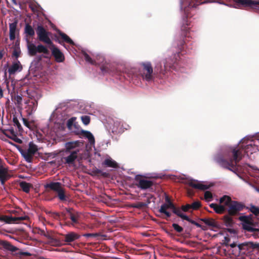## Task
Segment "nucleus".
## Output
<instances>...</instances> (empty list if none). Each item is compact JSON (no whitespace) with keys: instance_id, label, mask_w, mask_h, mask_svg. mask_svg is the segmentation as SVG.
<instances>
[{"instance_id":"nucleus-1","label":"nucleus","mask_w":259,"mask_h":259,"mask_svg":"<svg viewBox=\"0 0 259 259\" xmlns=\"http://www.w3.org/2000/svg\"><path fill=\"white\" fill-rule=\"evenodd\" d=\"M179 53L175 54L174 59L166 58L163 61V66L160 62L157 63L154 67V73H153V69L151 62H145L140 64L141 68L140 72L141 76L143 79L147 81H151L154 80V75L156 74L160 78H163L166 76L167 72L170 69H172L174 64L176 63L177 58L176 56H179Z\"/></svg>"},{"instance_id":"nucleus-2","label":"nucleus","mask_w":259,"mask_h":259,"mask_svg":"<svg viewBox=\"0 0 259 259\" xmlns=\"http://www.w3.org/2000/svg\"><path fill=\"white\" fill-rule=\"evenodd\" d=\"M212 2H213V0H181V7L184 8L186 18H184L183 24L181 27L182 35H184V36L182 37V39L181 38L177 44L178 47L180 50H182V49L184 48V46L186 43L184 37H189V34L190 32L188 31L189 28H188V26L190 24L188 23L187 19L191 17L189 13L190 10L192 8H196V7L199 5Z\"/></svg>"},{"instance_id":"nucleus-3","label":"nucleus","mask_w":259,"mask_h":259,"mask_svg":"<svg viewBox=\"0 0 259 259\" xmlns=\"http://www.w3.org/2000/svg\"><path fill=\"white\" fill-rule=\"evenodd\" d=\"M38 39L40 41L50 46L52 55L57 63H62L65 60L64 54L52 42L50 38V32L41 25H38L35 29Z\"/></svg>"},{"instance_id":"nucleus-4","label":"nucleus","mask_w":259,"mask_h":259,"mask_svg":"<svg viewBox=\"0 0 259 259\" xmlns=\"http://www.w3.org/2000/svg\"><path fill=\"white\" fill-rule=\"evenodd\" d=\"M231 153L233 157L229 160L225 159L222 156L216 157L215 160L223 168L234 171L233 169L236 167L237 163L242 159L244 155L242 154L240 149L232 148H231Z\"/></svg>"},{"instance_id":"nucleus-5","label":"nucleus","mask_w":259,"mask_h":259,"mask_svg":"<svg viewBox=\"0 0 259 259\" xmlns=\"http://www.w3.org/2000/svg\"><path fill=\"white\" fill-rule=\"evenodd\" d=\"M220 203H224L228 207L227 211L228 214L231 216H235L239 213V212L245 207L244 204L241 202L232 200L230 197L224 195L220 199Z\"/></svg>"},{"instance_id":"nucleus-6","label":"nucleus","mask_w":259,"mask_h":259,"mask_svg":"<svg viewBox=\"0 0 259 259\" xmlns=\"http://www.w3.org/2000/svg\"><path fill=\"white\" fill-rule=\"evenodd\" d=\"M27 47L28 54L31 56H34L37 53L43 54V55H40L37 57L38 61H41L42 58L50 59L49 56L50 51L46 46L42 44H39L36 46L29 40H27Z\"/></svg>"},{"instance_id":"nucleus-7","label":"nucleus","mask_w":259,"mask_h":259,"mask_svg":"<svg viewBox=\"0 0 259 259\" xmlns=\"http://www.w3.org/2000/svg\"><path fill=\"white\" fill-rule=\"evenodd\" d=\"M46 188H49L57 193V196L61 201H66V196L65 194L64 189L62 187V185L59 182H51L46 184Z\"/></svg>"},{"instance_id":"nucleus-8","label":"nucleus","mask_w":259,"mask_h":259,"mask_svg":"<svg viewBox=\"0 0 259 259\" xmlns=\"http://www.w3.org/2000/svg\"><path fill=\"white\" fill-rule=\"evenodd\" d=\"M236 8L250 7L256 9L259 7V0H232Z\"/></svg>"},{"instance_id":"nucleus-9","label":"nucleus","mask_w":259,"mask_h":259,"mask_svg":"<svg viewBox=\"0 0 259 259\" xmlns=\"http://www.w3.org/2000/svg\"><path fill=\"white\" fill-rule=\"evenodd\" d=\"M135 180L136 182V185L142 190L150 188L154 184L153 181L145 179L144 177L140 175H136Z\"/></svg>"},{"instance_id":"nucleus-10","label":"nucleus","mask_w":259,"mask_h":259,"mask_svg":"<svg viewBox=\"0 0 259 259\" xmlns=\"http://www.w3.org/2000/svg\"><path fill=\"white\" fill-rule=\"evenodd\" d=\"M10 178L8 168L5 166V163L0 157V182L2 185H4L6 182Z\"/></svg>"},{"instance_id":"nucleus-11","label":"nucleus","mask_w":259,"mask_h":259,"mask_svg":"<svg viewBox=\"0 0 259 259\" xmlns=\"http://www.w3.org/2000/svg\"><path fill=\"white\" fill-rule=\"evenodd\" d=\"M258 247V244L254 243L252 242H245L238 244L237 250L238 251V254L245 253L246 250L257 248Z\"/></svg>"},{"instance_id":"nucleus-12","label":"nucleus","mask_w":259,"mask_h":259,"mask_svg":"<svg viewBox=\"0 0 259 259\" xmlns=\"http://www.w3.org/2000/svg\"><path fill=\"white\" fill-rule=\"evenodd\" d=\"M28 219L27 216L15 217L8 215H1L0 216V221L5 222L7 224L12 223H18L20 222L26 220Z\"/></svg>"},{"instance_id":"nucleus-13","label":"nucleus","mask_w":259,"mask_h":259,"mask_svg":"<svg viewBox=\"0 0 259 259\" xmlns=\"http://www.w3.org/2000/svg\"><path fill=\"white\" fill-rule=\"evenodd\" d=\"M66 210L69 218L72 221V225L74 226L75 224H78L80 218V213L78 212L75 211L72 208H66Z\"/></svg>"},{"instance_id":"nucleus-14","label":"nucleus","mask_w":259,"mask_h":259,"mask_svg":"<svg viewBox=\"0 0 259 259\" xmlns=\"http://www.w3.org/2000/svg\"><path fill=\"white\" fill-rule=\"evenodd\" d=\"M62 236L65 244L67 245H71V242L78 239L80 237L78 234L74 232H69L67 234H63Z\"/></svg>"},{"instance_id":"nucleus-15","label":"nucleus","mask_w":259,"mask_h":259,"mask_svg":"<svg viewBox=\"0 0 259 259\" xmlns=\"http://www.w3.org/2000/svg\"><path fill=\"white\" fill-rule=\"evenodd\" d=\"M79 151V150L76 149L73 150L71 152L67 153L66 154H69V155L63 157V159L65 160V163L69 165L73 164L77 159L78 153Z\"/></svg>"},{"instance_id":"nucleus-16","label":"nucleus","mask_w":259,"mask_h":259,"mask_svg":"<svg viewBox=\"0 0 259 259\" xmlns=\"http://www.w3.org/2000/svg\"><path fill=\"white\" fill-rule=\"evenodd\" d=\"M235 148L240 149L242 153V151L244 150L245 154L247 155H248L249 152H250V154H252L254 152L255 150L256 149V146L254 145H253L251 143L247 144L245 146L243 144L240 146L238 145Z\"/></svg>"},{"instance_id":"nucleus-17","label":"nucleus","mask_w":259,"mask_h":259,"mask_svg":"<svg viewBox=\"0 0 259 259\" xmlns=\"http://www.w3.org/2000/svg\"><path fill=\"white\" fill-rule=\"evenodd\" d=\"M187 184L189 186H190L195 189H197L201 190H207L210 187V186L209 185H204V184H201V183H199L198 181H195L194 180H192V179L189 180L187 181Z\"/></svg>"},{"instance_id":"nucleus-18","label":"nucleus","mask_w":259,"mask_h":259,"mask_svg":"<svg viewBox=\"0 0 259 259\" xmlns=\"http://www.w3.org/2000/svg\"><path fill=\"white\" fill-rule=\"evenodd\" d=\"M209 206L212 208L216 213L219 214H223L227 210L226 205L224 203H211Z\"/></svg>"},{"instance_id":"nucleus-19","label":"nucleus","mask_w":259,"mask_h":259,"mask_svg":"<svg viewBox=\"0 0 259 259\" xmlns=\"http://www.w3.org/2000/svg\"><path fill=\"white\" fill-rule=\"evenodd\" d=\"M80 142L78 141L67 142L65 144V153L71 152L74 150H79L78 148Z\"/></svg>"},{"instance_id":"nucleus-20","label":"nucleus","mask_w":259,"mask_h":259,"mask_svg":"<svg viewBox=\"0 0 259 259\" xmlns=\"http://www.w3.org/2000/svg\"><path fill=\"white\" fill-rule=\"evenodd\" d=\"M17 24L18 21L15 20L13 23L9 24L10 39L11 40H14L16 38V32L17 30Z\"/></svg>"},{"instance_id":"nucleus-21","label":"nucleus","mask_w":259,"mask_h":259,"mask_svg":"<svg viewBox=\"0 0 259 259\" xmlns=\"http://www.w3.org/2000/svg\"><path fill=\"white\" fill-rule=\"evenodd\" d=\"M0 244L6 250L12 252L18 251L20 249L16 246H13L10 242L7 241H2Z\"/></svg>"},{"instance_id":"nucleus-22","label":"nucleus","mask_w":259,"mask_h":259,"mask_svg":"<svg viewBox=\"0 0 259 259\" xmlns=\"http://www.w3.org/2000/svg\"><path fill=\"white\" fill-rule=\"evenodd\" d=\"M37 107V101L33 100L30 102L26 107V112L28 115H31L36 110Z\"/></svg>"},{"instance_id":"nucleus-23","label":"nucleus","mask_w":259,"mask_h":259,"mask_svg":"<svg viewBox=\"0 0 259 259\" xmlns=\"http://www.w3.org/2000/svg\"><path fill=\"white\" fill-rule=\"evenodd\" d=\"M22 69L19 61L13 63V64L8 69V72L10 75L14 74L17 71H20Z\"/></svg>"},{"instance_id":"nucleus-24","label":"nucleus","mask_w":259,"mask_h":259,"mask_svg":"<svg viewBox=\"0 0 259 259\" xmlns=\"http://www.w3.org/2000/svg\"><path fill=\"white\" fill-rule=\"evenodd\" d=\"M102 165H105L106 167L112 168H117L118 167L117 162L110 157L105 159V160L102 163Z\"/></svg>"},{"instance_id":"nucleus-25","label":"nucleus","mask_w":259,"mask_h":259,"mask_svg":"<svg viewBox=\"0 0 259 259\" xmlns=\"http://www.w3.org/2000/svg\"><path fill=\"white\" fill-rule=\"evenodd\" d=\"M200 221L203 222L207 226L214 228L218 227L217 223L212 218H202L200 219Z\"/></svg>"},{"instance_id":"nucleus-26","label":"nucleus","mask_w":259,"mask_h":259,"mask_svg":"<svg viewBox=\"0 0 259 259\" xmlns=\"http://www.w3.org/2000/svg\"><path fill=\"white\" fill-rule=\"evenodd\" d=\"M81 135L83 137L87 138L90 144L93 145L95 143V140L93 134L89 131H82Z\"/></svg>"},{"instance_id":"nucleus-27","label":"nucleus","mask_w":259,"mask_h":259,"mask_svg":"<svg viewBox=\"0 0 259 259\" xmlns=\"http://www.w3.org/2000/svg\"><path fill=\"white\" fill-rule=\"evenodd\" d=\"M58 33L63 39V41L71 45H74L73 41L65 33L62 32L60 30L58 31Z\"/></svg>"},{"instance_id":"nucleus-28","label":"nucleus","mask_w":259,"mask_h":259,"mask_svg":"<svg viewBox=\"0 0 259 259\" xmlns=\"http://www.w3.org/2000/svg\"><path fill=\"white\" fill-rule=\"evenodd\" d=\"M19 186L22 191L27 193H29L30 189L33 187L32 184L25 181L20 182Z\"/></svg>"},{"instance_id":"nucleus-29","label":"nucleus","mask_w":259,"mask_h":259,"mask_svg":"<svg viewBox=\"0 0 259 259\" xmlns=\"http://www.w3.org/2000/svg\"><path fill=\"white\" fill-rule=\"evenodd\" d=\"M24 32L27 36L30 37H33L35 34V31L33 28L29 24H26L24 28Z\"/></svg>"},{"instance_id":"nucleus-30","label":"nucleus","mask_w":259,"mask_h":259,"mask_svg":"<svg viewBox=\"0 0 259 259\" xmlns=\"http://www.w3.org/2000/svg\"><path fill=\"white\" fill-rule=\"evenodd\" d=\"M172 212H173V213H174L180 217L181 219H182L183 220H188V219H189V217L187 215H186V214L182 213L181 208H180L179 207H176L172 210Z\"/></svg>"},{"instance_id":"nucleus-31","label":"nucleus","mask_w":259,"mask_h":259,"mask_svg":"<svg viewBox=\"0 0 259 259\" xmlns=\"http://www.w3.org/2000/svg\"><path fill=\"white\" fill-rule=\"evenodd\" d=\"M37 150L38 149L37 146L35 145L33 142H30L29 143V147L27 151L28 153L31 155H34L37 151Z\"/></svg>"},{"instance_id":"nucleus-32","label":"nucleus","mask_w":259,"mask_h":259,"mask_svg":"<svg viewBox=\"0 0 259 259\" xmlns=\"http://www.w3.org/2000/svg\"><path fill=\"white\" fill-rule=\"evenodd\" d=\"M231 216V215H229V214L224 216V222L227 227H231L233 225V221Z\"/></svg>"},{"instance_id":"nucleus-33","label":"nucleus","mask_w":259,"mask_h":259,"mask_svg":"<svg viewBox=\"0 0 259 259\" xmlns=\"http://www.w3.org/2000/svg\"><path fill=\"white\" fill-rule=\"evenodd\" d=\"M246 209L249 210L255 215L259 216V207L250 204L249 207H246Z\"/></svg>"},{"instance_id":"nucleus-34","label":"nucleus","mask_w":259,"mask_h":259,"mask_svg":"<svg viewBox=\"0 0 259 259\" xmlns=\"http://www.w3.org/2000/svg\"><path fill=\"white\" fill-rule=\"evenodd\" d=\"M22 154L23 156L27 162H32L33 160V157L34 155L30 154L27 151L24 152Z\"/></svg>"},{"instance_id":"nucleus-35","label":"nucleus","mask_w":259,"mask_h":259,"mask_svg":"<svg viewBox=\"0 0 259 259\" xmlns=\"http://www.w3.org/2000/svg\"><path fill=\"white\" fill-rule=\"evenodd\" d=\"M147 206V204L145 202H138L137 203H133L131 205V207L133 208H136L138 209H141L144 207H146Z\"/></svg>"},{"instance_id":"nucleus-36","label":"nucleus","mask_w":259,"mask_h":259,"mask_svg":"<svg viewBox=\"0 0 259 259\" xmlns=\"http://www.w3.org/2000/svg\"><path fill=\"white\" fill-rule=\"evenodd\" d=\"M4 132L7 133L8 135L12 137H16L17 134L14 131V129L11 127V128L7 129V130H4L3 131V133L4 134Z\"/></svg>"},{"instance_id":"nucleus-37","label":"nucleus","mask_w":259,"mask_h":259,"mask_svg":"<svg viewBox=\"0 0 259 259\" xmlns=\"http://www.w3.org/2000/svg\"><path fill=\"white\" fill-rule=\"evenodd\" d=\"M13 121L14 122V125L17 126V128H18V129L19 132L23 131V129H22V126L21 125V124L19 122V120H18V118L16 116H13Z\"/></svg>"},{"instance_id":"nucleus-38","label":"nucleus","mask_w":259,"mask_h":259,"mask_svg":"<svg viewBox=\"0 0 259 259\" xmlns=\"http://www.w3.org/2000/svg\"><path fill=\"white\" fill-rule=\"evenodd\" d=\"M239 220L243 223V224H248L252 223L251 219L247 216L240 217Z\"/></svg>"},{"instance_id":"nucleus-39","label":"nucleus","mask_w":259,"mask_h":259,"mask_svg":"<svg viewBox=\"0 0 259 259\" xmlns=\"http://www.w3.org/2000/svg\"><path fill=\"white\" fill-rule=\"evenodd\" d=\"M80 118L82 123L85 125H88L90 122L91 118L88 115L81 116Z\"/></svg>"},{"instance_id":"nucleus-40","label":"nucleus","mask_w":259,"mask_h":259,"mask_svg":"<svg viewBox=\"0 0 259 259\" xmlns=\"http://www.w3.org/2000/svg\"><path fill=\"white\" fill-rule=\"evenodd\" d=\"M83 56H84V59L85 60L90 63V64H95V61H94L91 58V57L85 52H84L83 53Z\"/></svg>"},{"instance_id":"nucleus-41","label":"nucleus","mask_w":259,"mask_h":259,"mask_svg":"<svg viewBox=\"0 0 259 259\" xmlns=\"http://www.w3.org/2000/svg\"><path fill=\"white\" fill-rule=\"evenodd\" d=\"M22 120L25 126L30 130L32 129L33 123L32 122L29 121L27 119L23 117H22Z\"/></svg>"},{"instance_id":"nucleus-42","label":"nucleus","mask_w":259,"mask_h":259,"mask_svg":"<svg viewBox=\"0 0 259 259\" xmlns=\"http://www.w3.org/2000/svg\"><path fill=\"white\" fill-rule=\"evenodd\" d=\"M191 208L193 210H197L201 207V203L199 201H195L190 204Z\"/></svg>"},{"instance_id":"nucleus-43","label":"nucleus","mask_w":259,"mask_h":259,"mask_svg":"<svg viewBox=\"0 0 259 259\" xmlns=\"http://www.w3.org/2000/svg\"><path fill=\"white\" fill-rule=\"evenodd\" d=\"M172 227L178 233H182L183 231V228L177 224H172Z\"/></svg>"},{"instance_id":"nucleus-44","label":"nucleus","mask_w":259,"mask_h":259,"mask_svg":"<svg viewBox=\"0 0 259 259\" xmlns=\"http://www.w3.org/2000/svg\"><path fill=\"white\" fill-rule=\"evenodd\" d=\"M204 198L207 201H210L212 199V193L208 191H207L204 193Z\"/></svg>"},{"instance_id":"nucleus-45","label":"nucleus","mask_w":259,"mask_h":259,"mask_svg":"<svg viewBox=\"0 0 259 259\" xmlns=\"http://www.w3.org/2000/svg\"><path fill=\"white\" fill-rule=\"evenodd\" d=\"M231 248H233L234 249L232 250V251L233 252V253H238V251L237 250L238 245L236 243L233 242L232 243L229 244V245Z\"/></svg>"},{"instance_id":"nucleus-46","label":"nucleus","mask_w":259,"mask_h":259,"mask_svg":"<svg viewBox=\"0 0 259 259\" xmlns=\"http://www.w3.org/2000/svg\"><path fill=\"white\" fill-rule=\"evenodd\" d=\"M251 224H243V228L244 230H247L250 232H253L254 231V229L251 226Z\"/></svg>"},{"instance_id":"nucleus-47","label":"nucleus","mask_w":259,"mask_h":259,"mask_svg":"<svg viewBox=\"0 0 259 259\" xmlns=\"http://www.w3.org/2000/svg\"><path fill=\"white\" fill-rule=\"evenodd\" d=\"M16 255L21 256H30L32 255L31 253L28 252H24L22 251H19L18 252H16Z\"/></svg>"},{"instance_id":"nucleus-48","label":"nucleus","mask_w":259,"mask_h":259,"mask_svg":"<svg viewBox=\"0 0 259 259\" xmlns=\"http://www.w3.org/2000/svg\"><path fill=\"white\" fill-rule=\"evenodd\" d=\"M76 120V117H73L69 119L67 122V125L68 128H70L72 126L74 122Z\"/></svg>"},{"instance_id":"nucleus-49","label":"nucleus","mask_w":259,"mask_h":259,"mask_svg":"<svg viewBox=\"0 0 259 259\" xmlns=\"http://www.w3.org/2000/svg\"><path fill=\"white\" fill-rule=\"evenodd\" d=\"M85 237H98L100 236L99 233H86L83 235Z\"/></svg>"},{"instance_id":"nucleus-50","label":"nucleus","mask_w":259,"mask_h":259,"mask_svg":"<svg viewBox=\"0 0 259 259\" xmlns=\"http://www.w3.org/2000/svg\"><path fill=\"white\" fill-rule=\"evenodd\" d=\"M47 213L51 214V216L56 220H59L60 219V214L58 212L49 211Z\"/></svg>"},{"instance_id":"nucleus-51","label":"nucleus","mask_w":259,"mask_h":259,"mask_svg":"<svg viewBox=\"0 0 259 259\" xmlns=\"http://www.w3.org/2000/svg\"><path fill=\"white\" fill-rule=\"evenodd\" d=\"M168 206L167 203L163 204L159 209V212H163L167 210V209H168Z\"/></svg>"},{"instance_id":"nucleus-52","label":"nucleus","mask_w":259,"mask_h":259,"mask_svg":"<svg viewBox=\"0 0 259 259\" xmlns=\"http://www.w3.org/2000/svg\"><path fill=\"white\" fill-rule=\"evenodd\" d=\"M190 209H191L190 204H187L186 205H182L181 206L182 210L184 212H187Z\"/></svg>"},{"instance_id":"nucleus-53","label":"nucleus","mask_w":259,"mask_h":259,"mask_svg":"<svg viewBox=\"0 0 259 259\" xmlns=\"http://www.w3.org/2000/svg\"><path fill=\"white\" fill-rule=\"evenodd\" d=\"M4 134L6 136H7V137H8V138H10V139H12V140H14L15 142H17V143H20H20H22V141H21V140H20V139H19L17 138V137H11V136H9V135H8V134H7V133H5V132H4Z\"/></svg>"},{"instance_id":"nucleus-54","label":"nucleus","mask_w":259,"mask_h":259,"mask_svg":"<svg viewBox=\"0 0 259 259\" xmlns=\"http://www.w3.org/2000/svg\"><path fill=\"white\" fill-rule=\"evenodd\" d=\"M187 221H188L189 222H190V223H191L192 224H193V225H195L196 227H197L198 228H201L202 227V226L200 224H199V223H197L195 221L192 220V219H190L189 218L188 220H187Z\"/></svg>"},{"instance_id":"nucleus-55","label":"nucleus","mask_w":259,"mask_h":259,"mask_svg":"<svg viewBox=\"0 0 259 259\" xmlns=\"http://www.w3.org/2000/svg\"><path fill=\"white\" fill-rule=\"evenodd\" d=\"M96 173L97 174H100L104 177H107V176L108 175L106 172H104L100 169H97L96 171Z\"/></svg>"},{"instance_id":"nucleus-56","label":"nucleus","mask_w":259,"mask_h":259,"mask_svg":"<svg viewBox=\"0 0 259 259\" xmlns=\"http://www.w3.org/2000/svg\"><path fill=\"white\" fill-rule=\"evenodd\" d=\"M20 55V52L15 49L13 52V56L16 57V58L18 57Z\"/></svg>"},{"instance_id":"nucleus-57","label":"nucleus","mask_w":259,"mask_h":259,"mask_svg":"<svg viewBox=\"0 0 259 259\" xmlns=\"http://www.w3.org/2000/svg\"><path fill=\"white\" fill-rule=\"evenodd\" d=\"M36 6L35 4H30L29 8L32 10V12H35L36 11Z\"/></svg>"},{"instance_id":"nucleus-58","label":"nucleus","mask_w":259,"mask_h":259,"mask_svg":"<svg viewBox=\"0 0 259 259\" xmlns=\"http://www.w3.org/2000/svg\"><path fill=\"white\" fill-rule=\"evenodd\" d=\"M167 204H168V208L172 209V210H173L174 209V208L176 207V206H175V205L171 201L168 202V203H167Z\"/></svg>"},{"instance_id":"nucleus-59","label":"nucleus","mask_w":259,"mask_h":259,"mask_svg":"<svg viewBox=\"0 0 259 259\" xmlns=\"http://www.w3.org/2000/svg\"><path fill=\"white\" fill-rule=\"evenodd\" d=\"M101 69L103 72H108V69L107 67L105 66H102L101 67Z\"/></svg>"},{"instance_id":"nucleus-60","label":"nucleus","mask_w":259,"mask_h":259,"mask_svg":"<svg viewBox=\"0 0 259 259\" xmlns=\"http://www.w3.org/2000/svg\"><path fill=\"white\" fill-rule=\"evenodd\" d=\"M160 213L164 214L167 218H169L171 216V213L167 210L161 212Z\"/></svg>"},{"instance_id":"nucleus-61","label":"nucleus","mask_w":259,"mask_h":259,"mask_svg":"<svg viewBox=\"0 0 259 259\" xmlns=\"http://www.w3.org/2000/svg\"><path fill=\"white\" fill-rule=\"evenodd\" d=\"M224 240H225V245H229V242L230 241V239L229 237H225L224 238Z\"/></svg>"},{"instance_id":"nucleus-62","label":"nucleus","mask_w":259,"mask_h":259,"mask_svg":"<svg viewBox=\"0 0 259 259\" xmlns=\"http://www.w3.org/2000/svg\"><path fill=\"white\" fill-rule=\"evenodd\" d=\"M22 97L20 96L17 95L16 96V100L18 103H19L22 101Z\"/></svg>"},{"instance_id":"nucleus-63","label":"nucleus","mask_w":259,"mask_h":259,"mask_svg":"<svg viewBox=\"0 0 259 259\" xmlns=\"http://www.w3.org/2000/svg\"><path fill=\"white\" fill-rule=\"evenodd\" d=\"M57 153H51L49 154V156H51L53 158H54L57 156Z\"/></svg>"},{"instance_id":"nucleus-64","label":"nucleus","mask_w":259,"mask_h":259,"mask_svg":"<svg viewBox=\"0 0 259 259\" xmlns=\"http://www.w3.org/2000/svg\"><path fill=\"white\" fill-rule=\"evenodd\" d=\"M188 195H189V196H193V192H192V191H191V190H188Z\"/></svg>"}]
</instances>
